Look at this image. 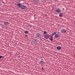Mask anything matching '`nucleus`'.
Returning a JSON list of instances; mask_svg holds the SVG:
<instances>
[{
    "mask_svg": "<svg viewBox=\"0 0 75 75\" xmlns=\"http://www.w3.org/2000/svg\"><path fill=\"white\" fill-rule=\"evenodd\" d=\"M55 34H56V33L55 32H54L53 33L52 35V36H53V35H55Z\"/></svg>",
    "mask_w": 75,
    "mask_h": 75,
    "instance_id": "nucleus-13",
    "label": "nucleus"
},
{
    "mask_svg": "<svg viewBox=\"0 0 75 75\" xmlns=\"http://www.w3.org/2000/svg\"><path fill=\"white\" fill-rule=\"evenodd\" d=\"M33 42L34 43H37V40L36 39H35L33 40Z\"/></svg>",
    "mask_w": 75,
    "mask_h": 75,
    "instance_id": "nucleus-9",
    "label": "nucleus"
},
{
    "mask_svg": "<svg viewBox=\"0 0 75 75\" xmlns=\"http://www.w3.org/2000/svg\"><path fill=\"white\" fill-rule=\"evenodd\" d=\"M50 40L51 41H52V37H50Z\"/></svg>",
    "mask_w": 75,
    "mask_h": 75,
    "instance_id": "nucleus-14",
    "label": "nucleus"
},
{
    "mask_svg": "<svg viewBox=\"0 0 75 75\" xmlns=\"http://www.w3.org/2000/svg\"><path fill=\"white\" fill-rule=\"evenodd\" d=\"M25 33V34H28V31H27V30H25V32H24Z\"/></svg>",
    "mask_w": 75,
    "mask_h": 75,
    "instance_id": "nucleus-11",
    "label": "nucleus"
},
{
    "mask_svg": "<svg viewBox=\"0 0 75 75\" xmlns=\"http://www.w3.org/2000/svg\"><path fill=\"white\" fill-rule=\"evenodd\" d=\"M25 37H27V35H25Z\"/></svg>",
    "mask_w": 75,
    "mask_h": 75,
    "instance_id": "nucleus-18",
    "label": "nucleus"
},
{
    "mask_svg": "<svg viewBox=\"0 0 75 75\" xmlns=\"http://www.w3.org/2000/svg\"><path fill=\"white\" fill-rule=\"evenodd\" d=\"M44 33L45 34H47V32L45 31H44Z\"/></svg>",
    "mask_w": 75,
    "mask_h": 75,
    "instance_id": "nucleus-17",
    "label": "nucleus"
},
{
    "mask_svg": "<svg viewBox=\"0 0 75 75\" xmlns=\"http://www.w3.org/2000/svg\"><path fill=\"white\" fill-rule=\"evenodd\" d=\"M41 60H43V59H41Z\"/></svg>",
    "mask_w": 75,
    "mask_h": 75,
    "instance_id": "nucleus-19",
    "label": "nucleus"
},
{
    "mask_svg": "<svg viewBox=\"0 0 75 75\" xmlns=\"http://www.w3.org/2000/svg\"><path fill=\"white\" fill-rule=\"evenodd\" d=\"M62 48V47H61L59 46H58L57 47V50H60Z\"/></svg>",
    "mask_w": 75,
    "mask_h": 75,
    "instance_id": "nucleus-6",
    "label": "nucleus"
},
{
    "mask_svg": "<svg viewBox=\"0 0 75 75\" xmlns=\"http://www.w3.org/2000/svg\"><path fill=\"white\" fill-rule=\"evenodd\" d=\"M17 6H18V7H21L22 5L20 4L19 3L18 4H17Z\"/></svg>",
    "mask_w": 75,
    "mask_h": 75,
    "instance_id": "nucleus-10",
    "label": "nucleus"
},
{
    "mask_svg": "<svg viewBox=\"0 0 75 75\" xmlns=\"http://www.w3.org/2000/svg\"><path fill=\"white\" fill-rule=\"evenodd\" d=\"M22 9H23V10H24L26 8V7L24 6V5H23V6H22L21 7Z\"/></svg>",
    "mask_w": 75,
    "mask_h": 75,
    "instance_id": "nucleus-7",
    "label": "nucleus"
},
{
    "mask_svg": "<svg viewBox=\"0 0 75 75\" xmlns=\"http://www.w3.org/2000/svg\"><path fill=\"white\" fill-rule=\"evenodd\" d=\"M1 58H4V57L2 56H0V59H1Z\"/></svg>",
    "mask_w": 75,
    "mask_h": 75,
    "instance_id": "nucleus-15",
    "label": "nucleus"
},
{
    "mask_svg": "<svg viewBox=\"0 0 75 75\" xmlns=\"http://www.w3.org/2000/svg\"><path fill=\"white\" fill-rule=\"evenodd\" d=\"M55 38H59V37H60V35L58 34H56L55 35L54 37Z\"/></svg>",
    "mask_w": 75,
    "mask_h": 75,
    "instance_id": "nucleus-1",
    "label": "nucleus"
},
{
    "mask_svg": "<svg viewBox=\"0 0 75 75\" xmlns=\"http://www.w3.org/2000/svg\"><path fill=\"white\" fill-rule=\"evenodd\" d=\"M45 38H46V39H48L50 38L49 35L48 34H47L45 35Z\"/></svg>",
    "mask_w": 75,
    "mask_h": 75,
    "instance_id": "nucleus-2",
    "label": "nucleus"
},
{
    "mask_svg": "<svg viewBox=\"0 0 75 75\" xmlns=\"http://www.w3.org/2000/svg\"><path fill=\"white\" fill-rule=\"evenodd\" d=\"M56 11L57 13H60L61 11V10L60 9L58 8L56 10Z\"/></svg>",
    "mask_w": 75,
    "mask_h": 75,
    "instance_id": "nucleus-4",
    "label": "nucleus"
},
{
    "mask_svg": "<svg viewBox=\"0 0 75 75\" xmlns=\"http://www.w3.org/2000/svg\"><path fill=\"white\" fill-rule=\"evenodd\" d=\"M39 64L42 65V64H44V62L42 61H41L39 62Z\"/></svg>",
    "mask_w": 75,
    "mask_h": 75,
    "instance_id": "nucleus-5",
    "label": "nucleus"
},
{
    "mask_svg": "<svg viewBox=\"0 0 75 75\" xmlns=\"http://www.w3.org/2000/svg\"><path fill=\"white\" fill-rule=\"evenodd\" d=\"M8 24V22H5L4 23V24L5 25H7Z\"/></svg>",
    "mask_w": 75,
    "mask_h": 75,
    "instance_id": "nucleus-8",
    "label": "nucleus"
},
{
    "mask_svg": "<svg viewBox=\"0 0 75 75\" xmlns=\"http://www.w3.org/2000/svg\"><path fill=\"white\" fill-rule=\"evenodd\" d=\"M62 15H63L62 13H60L59 15V17H62Z\"/></svg>",
    "mask_w": 75,
    "mask_h": 75,
    "instance_id": "nucleus-12",
    "label": "nucleus"
},
{
    "mask_svg": "<svg viewBox=\"0 0 75 75\" xmlns=\"http://www.w3.org/2000/svg\"><path fill=\"white\" fill-rule=\"evenodd\" d=\"M41 69L42 70V71H44V68L43 67H42V68H41Z\"/></svg>",
    "mask_w": 75,
    "mask_h": 75,
    "instance_id": "nucleus-16",
    "label": "nucleus"
},
{
    "mask_svg": "<svg viewBox=\"0 0 75 75\" xmlns=\"http://www.w3.org/2000/svg\"><path fill=\"white\" fill-rule=\"evenodd\" d=\"M61 33H66V30L65 29H62L61 30Z\"/></svg>",
    "mask_w": 75,
    "mask_h": 75,
    "instance_id": "nucleus-3",
    "label": "nucleus"
}]
</instances>
